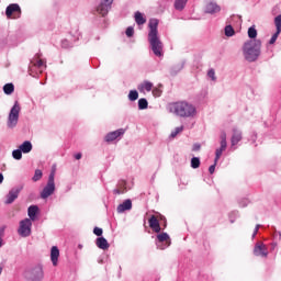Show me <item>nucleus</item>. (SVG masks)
<instances>
[{
	"label": "nucleus",
	"instance_id": "nucleus-1",
	"mask_svg": "<svg viewBox=\"0 0 281 281\" xmlns=\"http://www.w3.org/2000/svg\"><path fill=\"white\" fill-rule=\"evenodd\" d=\"M158 25H159V20L157 19L149 20L148 41L155 56L161 57L164 56V43H161V40L159 38V32L157 31Z\"/></svg>",
	"mask_w": 281,
	"mask_h": 281
},
{
	"label": "nucleus",
	"instance_id": "nucleus-2",
	"mask_svg": "<svg viewBox=\"0 0 281 281\" xmlns=\"http://www.w3.org/2000/svg\"><path fill=\"white\" fill-rule=\"evenodd\" d=\"M262 41L249 40L243 45V56L248 63H256L260 58Z\"/></svg>",
	"mask_w": 281,
	"mask_h": 281
},
{
	"label": "nucleus",
	"instance_id": "nucleus-3",
	"mask_svg": "<svg viewBox=\"0 0 281 281\" xmlns=\"http://www.w3.org/2000/svg\"><path fill=\"white\" fill-rule=\"evenodd\" d=\"M169 113L178 115V117H194L196 115V106L188 101H178L168 105Z\"/></svg>",
	"mask_w": 281,
	"mask_h": 281
},
{
	"label": "nucleus",
	"instance_id": "nucleus-4",
	"mask_svg": "<svg viewBox=\"0 0 281 281\" xmlns=\"http://www.w3.org/2000/svg\"><path fill=\"white\" fill-rule=\"evenodd\" d=\"M47 68V65L43 63V59L41 58V54H36L32 59L31 64L29 66V74L33 78H38L44 69Z\"/></svg>",
	"mask_w": 281,
	"mask_h": 281
},
{
	"label": "nucleus",
	"instance_id": "nucleus-5",
	"mask_svg": "<svg viewBox=\"0 0 281 281\" xmlns=\"http://www.w3.org/2000/svg\"><path fill=\"white\" fill-rule=\"evenodd\" d=\"M19 115H21V104H19V101H15L9 112L7 121L8 128H16V124H19Z\"/></svg>",
	"mask_w": 281,
	"mask_h": 281
},
{
	"label": "nucleus",
	"instance_id": "nucleus-6",
	"mask_svg": "<svg viewBox=\"0 0 281 281\" xmlns=\"http://www.w3.org/2000/svg\"><path fill=\"white\" fill-rule=\"evenodd\" d=\"M55 177L56 170H52V172L48 176V181L41 192V199H49V196H52V194L56 192Z\"/></svg>",
	"mask_w": 281,
	"mask_h": 281
},
{
	"label": "nucleus",
	"instance_id": "nucleus-7",
	"mask_svg": "<svg viewBox=\"0 0 281 281\" xmlns=\"http://www.w3.org/2000/svg\"><path fill=\"white\" fill-rule=\"evenodd\" d=\"M19 236H22V238H27V236L32 235V220L24 218L20 222V226L18 229Z\"/></svg>",
	"mask_w": 281,
	"mask_h": 281
},
{
	"label": "nucleus",
	"instance_id": "nucleus-8",
	"mask_svg": "<svg viewBox=\"0 0 281 281\" xmlns=\"http://www.w3.org/2000/svg\"><path fill=\"white\" fill-rule=\"evenodd\" d=\"M170 245H172V241L170 239V235H168V233H159L156 236V247L157 249H168V247H170Z\"/></svg>",
	"mask_w": 281,
	"mask_h": 281
},
{
	"label": "nucleus",
	"instance_id": "nucleus-9",
	"mask_svg": "<svg viewBox=\"0 0 281 281\" xmlns=\"http://www.w3.org/2000/svg\"><path fill=\"white\" fill-rule=\"evenodd\" d=\"M26 278H29L31 281L43 280V278H45L43 267L36 266L35 268L31 269L29 272H26Z\"/></svg>",
	"mask_w": 281,
	"mask_h": 281
},
{
	"label": "nucleus",
	"instance_id": "nucleus-10",
	"mask_svg": "<svg viewBox=\"0 0 281 281\" xmlns=\"http://www.w3.org/2000/svg\"><path fill=\"white\" fill-rule=\"evenodd\" d=\"M21 190L23 187H14L7 194V199L4 201L5 205H12V203L19 199V194H21Z\"/></svg>",
	"mask_w": 281,
	"mask_h": 281
},
{
	"label": "nucleus",
	"instance_id": "nucleus-11",
	"mask_svg": "<svg viewBox=\"0 0 281 281\" xmlns=\"http://www.w3.org/2000/svg\"><path fill=\"white\" fill-rule=\"evenodd\" d=\"M254 256L267 258L269 256V249L267 248V245H265L262 241H258L254 248Z\"/></svg>",
	"mask_w": 281,
	"mask_h": 281
},
{
	"label": "nucleus",
	"instance_id": "nucleus-12",
	"mask_svg": "<svg viewBox=\"0 0 281 281\" xmlns=\"http://www.w3.org/2000/svg\"><path fill=\"white\" fill-rule=\"evenodd\" d=\"M111 5H113V0H102L97 7L98 14H101V16H106L109 14V10H111Z\"/></svg>",
	"mask_w": 281,
	"mask_h": 281
},
{
	"label": "nucleus",
	"instance_id": "nucleus-13",
	"mask_svg": "<svg viewBox=\"0 0 281 281\" xmlns=\"http://www.w3.org/2000/svg\"><path fill=\"white\" fill-rule=\"evenodd\" d=\"M5 14L8 19H12V14L13 19H19L21 16V7L19 4H10L7 7Z\"/></svg>",
	"mask_w": 281,
	"mask_h": 281
},
{
	"label": "nucleus",
	"instance_id": "nucleus-14",
	"mask_svg": "<svg viewBox=\"0 0 281 281\" xmlns=\"http://www.w3.org/2000/svg\"><path fill=\"white\" fill-rule=\"evenodd\" d=\"M274 25L277 27V32L270 38L269 45H273L276 43V41H278V36H280V33H281V15H277L274 18Z\"/></svg>",
	"mask_w": 281,
	"mask_h": 281
},
{
	"label": "nucleus",
	"instance_id": "nucleus-15",
	"mask_svg": "<svg viewBox=\"0 0 281 281\" xmlns=\"http://www.w3.org/2000/svg\"><path fill=\"white\" fill-rule=\"evenodd\" d=\"M124 133H125L124 128H120L114 132H110L105 135V142H108V143L115 142V139L122 137V135H124Z\"/></svg>",
	"mask_w": 281,
	"mask_h": 281
},
{
	"label": "nucleus",
	"instance_id": "nucleus-16",
	"mask_svg": "<svg viewBox=\"0 0 281 281\" xmlns=\"http://www.w3.org/2000/svg\"><path fill=\"white\" fill-rule=\"evenodd\" d=\"M243 139V132L236 127L233 128V135L231 138L232 147L237 146V144Z\"/></svg>",
	"mask_w": 281,
	"mask_h": 281
},
{
	"label": "nucleus",
	"instance_id": "nucleus-17",
	"mask_svg": "<svg viewBox=\"0 0 281 281\" xmlns=\"http://www.w3.org/2000/svg\"><path fill=\"white\" fill-rule=\"evenodd\" d=\"M58 258H60V250L58 247L53 246L50 249V260L54 267H58Z\"/></svg>",
	"mask_w": 281,
	"mask_h": 281
},
{
	"label": "nucleus",
	"instance_id": "nucleus-18",
	"mask_svg": "<svg viewBox=\"0 0 281 281\" xmlns=\"http://www.w3.org/2000/svg\"><path fill=\"white\" fill-rule=\"evenodd\" d=\"M206 14H218L221 12V7L216 2H207L205 7Z\"/></svg>",
	"mask_w": 281,
	"mask_h": 281
},
{
	"label": "nucleus",
	"instance_id": "nucleus-19",
	"mask_svg": "<svg viewBox=\"0 0 281 281\" xmlns=\"http://www.w3.org/2000/svg\"><path fill=\"white\" fill-rule=\"evenodd\" d=\"M149 227L150 229H153V232H155L156 234H159V232H161V226L159 225V220H157V217L155 215H153L149 218Z\"/></svg>",
	"mask_w": 281,
	"mask_h": 281
},
{
	"label": "nucleus",
	"instance_id": "nucleus-20",
	"mask_svg": "<svg viewBox=\"0 0 281 281\" xmlns=\"http://www.w3.org/2000/svg\"><path fill=\"white\" fill-rule=\"evenodd\" d=\"M133 209V202L131 200H125L123 203H121L116 211L119 214H123V212H126L128 210Z\"/></svg>",
	"mask_w": 281,
	"mask_h": 281
},
{
	"label": "nucleus",
	"instance_id": "nucleus-21",
	"mask_svg": "<svg viewBox=\"0 0 281 281\" xmlns=\"http://www.w3.org/2000/svg\"><path fill=\"white\" fill-rule=\"evenodd\" d=\"M27 214H29V220L31 221H36V214H38V206L36 205H31L27 210Z\"/></svg>",
	"mask_w": 281,
	"mask_h": 281
},
{
	"label": "nucleus",
	"instance_id": "nucleus-22",
	"mask_svg": "<svg viewBox=\"0 0 281 281\" xmlns=\"http://www.w3.org/2000/svg\"><path fill=\"white\" fill-rule=\"evenodd\" d=\"M151 89L153 82L150 81H143L140 85H138V91H140V93H144L145 91L150 92Z\"/></svg>",
	"mask_w": 281,
	"mask_h": 281
},
{
	"label": "nucleus",
	"instance_id": "nucleus-23",
	"mask_svg": "<svg viewBox=\"0 0 281 281\" xmlns=\"http://www.w3.org/2000/svg\"><path fill=\"white\" fill-rule=\"evenodd\" d=\"M95 245H97V247H99V249H108L109 248V241L104 237L97 238Z\"/></svg>",
	"mask_w": 281,
	"mask_h": 281
},
{
	"label": "nucleus",
	"instance_id": "nucleus-24",
	"mask_svg": "<svg viewBox=\"0 0 281 281\" xmlns=\"http://www.w3.org/2000/svg\"><path fill=\"white\" fill-rule=\"evenodd\" d=\"M19 148L24 154L32 153V143L30 140H25L22 145L19 146Z\"/></svg>",
	"mask_w": 281,
	"mask_h": 281
},
{
	"label": "nucleus",
	"instance_id": "nucleus-25",
	"mask_svg": "<svg viewBox=\"0 0 281 281\" xmlns=\"http://www.w3.org/2000/svg\"><path fill=\"white\" fill-rule=\"evenodd\" d=\"M225 150H227V145L223 146V144H221V147L215 150V164H218V159H221V156Z\"/></svg>",
	"mask_w": 281,
	"mask_h": 281
},
{
	"label": "nucleus",
	"instance_id": "nucleus-26",
	"mask_svg": "<svg viewBox=\"0 0 281 281\" xmlns=\"http://www.w3.org/2000/svg\"><path fill=\"white\" fill-rule=\"evenodd\" d=\"M134 19L137 25H144V23H146V18H144V14L139 11L135 13Z\"/></svg>",
	"mask_w": 281,
	"mask_h": 281
},
{
	"label": "nucleus",
	"instance_id": "nucleus-27",
	"mask_svg": "<svg viewBox=\"0 0 281 281\" xmlns=\"http://www.w3.org/2000/svg\"><path fill=\"white\" fill-rule=\"evenodd\" d=\"M5 95H12L14 93V83H5L3 86Z\"/></svg>",
	"mask_w": 281,
	"mask_h": 281
},
{
	"label": "nucleus",
	"instance_id": "nucleus-28",
	"mask_svg": "<svg viewBox=\"0 0 281 281\" xmlns=\"http://www.w3.org/2000/svg\"><path fill=\"white\" fill-rule=\"evenodd\" d=\"M258 36V31L256 30V26L252 25L248 29V37L251 38V41H256V37Z\"/></svg>",
	"mask_w": 281,
	"mask_h": 281
},
{
	"label": "nucleus",
	"instance_id": "nucleus-29",
	"mask_svg": "<svg viewBox=\"0 0 281 281\" xmlns=\"http://www.w3.org/2000/svg\"><path fill=\"white\" fill-rule=\"evenodd\" d=\"M187 3H188V0H176L175 8H176V10L181 11V10H183V8H186Z\"/></svg>",
	"mask_w": 281,
	"mask_h": 281
},
{
	"label": "nucleus",
	"instance_id": "nucleus-30",
	"mask_svg": "<svg viewBox=\"0 0 281 281\" xmlns=\"http://www.w3.org/2000/svg\"><path fill=\"white\" fill-rule=\"evenodd\" d=\"M13 159H16L18 161L23 159V151L19 148L12 151Z\"/></svg>",
	"mask_w": 281,
	"mask_h": 281
},
{
	"label": "nucleus",
	"instance_id": "nucleus-31",
	"mask_svg": "<svg viewBox=\"0 0 281 281\" xmlns=\"http://www.w3.org/2000/svg\"><path fill=\"white\" fill-rule=\"evenodd\" d=\"M225 36L232 37L234 34H236V31H234V27L232 25L225 26Z\"/></svg>",
	"mask_w": 281,
	"mask_h": 281
},
{
	"label": "nucleus",
	"instance_id": "nucleus-32",
	"mask_svg": "<svg viewBox=\"0 0 281 281\" xmlns=\"http://www.w3.org/2000/svg\"><path fill=\"white\" fill-rule=\"evenodd\" d=\"M200 166H201V159H199V157H193L191 159V168L196 170V168H200Z\"/></svg>",
	"mask_w": 281,
	"mask_h": 281
},
{
	"label": "nucleus",
	"instance_id": "nucleus-33",
	"mask_svg": "<svg viewBox=\"0 0 281 281\" xmlns=\"http://www.w3.org/2000/svg\"><path fill=\"white\" fill-rule=\"evenodd\" d=\"M137 98H139V93L137 92V90H131L128 93V100H131V102H135Z\"/></svg>",
	"mask_w": 281,
	"mask_h": 281
},
{
	"label": "nucleus",
	"instance_id": "nucleus-34",
	"mask_svg": "<svg viewBox=\"0 0 281 281\" xmlns=\"http://www.w3.org/2000/svg\"><path fill=\"white\" fill-rule=\"evenodd\" d=\"M138 109L139 111H144V109H148V101L146 99H139Z\"/></svg>",
	"mask_w": 281,
	"mask_h": 281
},
{
	"label": "nucleus",
	"instance_id": "nucleus-35",
	"mask_svg": "<svg viewBox=\"0 0 281 281\" xmlns=\"http://www.w3.org/2000/svg\"><path fill=\"white\" fill-rule=\"evenodd\" d=\"M207 78H210V80H212L213 82H216V71L214 70V68L209 69Z\"/></svg>",
	"mask_w": 281,
	"mask_h": 281
},
{
	"label": "nucleus",
	"instance_id": "nucleus-36",
	"mask_svg": "<svg viewBox=\"0 0 281 281\" xmlns=\"http://www.w3.org/2000/svg\"><path fill=\"white\" fill-rule=\"evenodd\" d=\"M32 179L35 182L41 181V179H43V171H41L40 169H36Z\"/></svg>",
	"mask_w": 281,
	"mask_h": 281
},
{
	"label": "nucleus",
	"instance_id": "nucleus-37",
	"mask_svg": "<svg viewBox=\"0 0 281 281\" xmlns=\"http://www.w3.org/2000/svg\"><path fill=\"white\" fill-rule=\"evenodd\" d=\"M220 139H221V144H223V146H225V145L227 146V133L221 132Z\"/></svg>",
	"mask_w": 281,
	"mask_h": 281
},
{
	"label": "nucleus",
	"instance_id": "nucleus-38",
	"mask_svg": "<svg viewBox=\"0 0 281 281\" xmlns=\"http://www.w3.org/2000/svg\"><path fill=\"white\" fill-rule=\"evenodd\" d=\"M5 227L7 226H0V247H3V236L5 235Z\"/></svg>",
	"mask_w": 281,
	"mask_h": 281
},
{
	"label": "nucleus",
	"instance_id": "nucleus-39",
	"mask_svg": "<svg viewBox=\"0 0 281 281\" xmlns=\"http://www.w3.org/2000/svg\"><path fill=\"white\" fill-rule=\"evenodd\" d=\"M179 133H183V126L176 127L173 132H171L170 137H176Z\"/></svg>",
	"mask_w": 281,
	"mask_h": 281
},
{
	"label": "nucleus",
	"instance_id": "nucleus-40",
	"mask_svg": "<svg viewBox=\"0 0 281 281\" xmlns=\"http://www.w3.org/2000/svg\"><path fill=\"white\" fill-rule=\"evenodd\" d=\"M125 34L128 38H131V36H133V34H135V29H133V26H128L125 31Z\"/></svg>",
	"mask_w": 281,
	"mask_h": 281
},
{
	"label": "nucleus",
	"instance_id": "nucleus-41",
	"mask_svg": "<svg viewBox=\"0 0 281 281\" xmlns=\"http://www.w3.org/2000/svg\"><path fill=\"white\" fill-rule=\"evenodd\" d=\"M153 95H154L155 98L161 97V90H160L159 88H154V89H153Z\"/></svg>",
	"mask_w": 281,
	"mask_h": 281
},
{
	"label": "nucleus",
	"instance_id": "nucleus-42",
	"mask_svg": "<svg viewBox=\"0 0 281 281\" xmlns=\"http://www.w3.org/2000/svg\"><path fill=\"white\" fill-rule=\"evenodd\" d=\"M183 69V64H179L172 68L173 74H177L178 71H181Z\"/></svg>",
	"mask_w": 281,
	"mask_h": 281
},
{
	"label": "nucleus",
	"instance_id": "nucleus-43",
	"mask_svg": "<svg viewBox=\"0 0 281 281\" xmlns=\"http://www.w3.org/2000/svg\"><path fill=\"white\" fill-rule=\"evenodd\" d=\"M93 234H95V236H102V228H100V227H94Z\"/></svg>",
	"mask_w": 281,
	"mask_h": 281
},
{
	"label": "nucleus",
	"instance_id": "nucleus-44",
	"mask_svg": "<svg viewBox=\"0 0 281 281\" xmlns=\"http://www.w3.org/2000/svg\"><path fill=\"white\" fill-rule=\"evenodd\" d=\"M61 47H64L65 49H67V47H71V45H69V41L64 40V41H61Z\"/></svg>",
	"mask_w": 281,
	"mask_h": 281
},
{
	"label": "nucleus",
	"instance_id": "nucleus-45",
	"mask_svg": "<svg viewBox=\"0 0 281 281\" xmlns=\"http://www.w3.org/2000/svg\"><path fill=\"white\" fill-rule=\"evenodd\" d=\"M215 170H216V162H214V165L210 166V168H209L210 175H214Z\"/></svg>",
	"mask_w": 281,
	"mask_h": 281
},
{
	"label": "nucleus",
	"instance_id": "nucleus-46",
	"mask_svg": "<svg viewBox=\"0 0 281 281\" xmlns=\"http://www.w3.org/2000/svg\"><path fill=\"white\" fill-rule=\"evenodd\" d=\"M258 229H260V224L256 225L255 231L252 233V238H256V236L258 235Z\"/></svg>",
	"mask_w": 281,
	"mask_h": 281
},
{
	"label": "nucleus",
	"instance_id": "nucleus-47",
	"mask_svg": "<svg viewBox=\"0 0 281 281\" xmlns=\"http://www.w3.org/2000/svg\"><path fill=\"white\" fill-rule=\"evenodd\" d=\"M249 203V200H244V203H239L241 207H247V204Z\"/></svg>",
	"mask_w": 281,
	"mask_h": 281
},
{
	"label": "nucleus",
	"instance_id": "nucleus-48",
	"mask_svg": "<svg viewBox=\"0 0 281 281\" xmlns=\"http://www.w3.org/2000/svg\"><path fill=\"white\" fill-rule=\"evenodd\" d=\"M75 159H77V160L82 159V154L81 153L76 154Z\"/></svg>",
	"mask_w": 281,
	"mask_h": 281
},
{
	"label": "nucleus",
	"instance_id": "nucleus-49",
	"mask_svg": "<svg viewBox=\"0 0 281 281\" xmlns=\"http://www.w3.org/2000/svg\"><path fill=\"white\" fill-rule=\"evenodd\" d=\"M114 193L115 194H124V190L115 189Z\"/></svg>",
	"mask_w": 281,
	"mask_h": 281
},
{
	"label": "nucleus",
	"instance_id": "nucleus-50",
	"mask_svg": "<svg viewBox=\"0 0 281 281\" xmlns=\"http://www.w3.org/2000/svg\"><path fill=\"white\" fill-rule=\"evenodd\" d=\"M193 150H201V145L195 144V145L193 146Z\"/></svg>",
	"mask_w": 281,
	"mask_h": 281
},
{
	"label": "nucleus",
	"instance_id": "nucleus-51",
	"mask_svg": "<svg viewBox=\"0 0 281 281\" xmlns=\"http://www.w3.org/2000/svg\"><path fill=\"white\" fill-rule=\"evenodd\" d=\"M0 183H3V173H0Z\"/></svg>",
	"mask_w": 281,
	"mask_h": 281
},
{
	"label": "nucleus",
	"instance_id": "nucleus-52",
	"mask_svg": "<svg viewBox=\"0 0 281 281\" xmlns=\"http://www.w3.org/2000/svg\"><path fill=\"white\" fill-rule=\"evenodd\" d=\"M160 221H166V217L160 215Z\"/></svg>",
	"mask_w": 281,
	"mask_h": 281
},
{
	"label": "nucleus",
	"instance_id": "nucleus-53",
	"mask_svg": "<svg viewBox=\"0 0 281 281\" xmlns=\"http://www.w3.org/2000/svg\"><path fill=\"white\" fill-rule=\"evenodd\" d=\"M1 273H3V268H0V276H1Z\"/></svg>",
	"mask_w": 281,
	"mask_h": 281
},
{
	"label": "nucleus",
	"instance_id": "nucleus-54",
	"mask_svg": "<svg viewBox=\"0 0 281 281\" xmlns=\"http://www.w3.org/2000/svg\"><path fill=\"white\" fill-rule=\"evenodd\" d=\"M277 234L280 236V239H281V232H277Z\"/></svg>",
	"mask_w": 281,
	"mask_h": 281
}]
</instances>
